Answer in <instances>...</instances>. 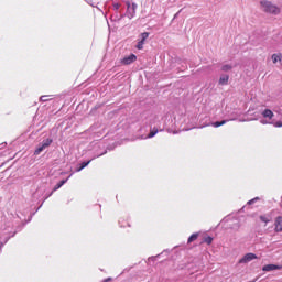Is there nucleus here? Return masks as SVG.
I'll return each mask as SVG.
<instances>
[{
  "label": "nucleus",
  "mask_w": 282,
  "mask_h": 282,
  "mask_svg": "<svg viewBox=\"0 0 282 282\" xmlns=\"http://www.w3.org/2000/svg\"><path fill=\"white\" fill-rule=\"evenodd\" d=\"M203 243H207V246H210V243H213V237L210 236L205 237L203 240Z\"/></svg>",
  "instance_id": "17"
},
{
  "label": "nucleus",
  "mask_w": 282,
  "mask_h": 282,
  "mask_svg": "<svg viewBox=\"0 0 282 282\" xmlns=\"http://www.w3.org/2000/svg\"><path fill=\"white\" fill-rule=\"evenodd\" d=\"M259 219H260V221H261V224L263 225L264 228L268 227L269 224H272V216L269 215V214L260 215Z\"/></svg>",
  "instance_id": "6"
},
{
  "label": "nucleus",
  "mask_w": 282,
  "mask_h": 282,
  "mask_svg": "<svg viewBox=\"0 0 282 282\" xmlns=\"http://www.w3.org/2000/svg\"><path fill=\"white\" fill-rule=\"evenodd\" d=\"M251 203H252V200L249 202V204H251Z\"/></svg>",
  "instance_id": "24"
},
{
  "label": "nucleus",
  "mask_w": 282,
  "mask_h": 282,
  "mask_svg": "<svg viewBox=\"0 0 282 282\" xmlns=\"http://www.w3.org/2000/svg\"><path fill=\"white\" fill-rule=\"evenodd\" d=\"M64 184H67V178L66 180H62L59 183H57L54 188L53 192L58 191V188H62Z\"/></svg>",
  "instance_id": "12"
},
{
  "label": "nucleus",
  "mask_w": 282,
  "mask_h": 282,
  "mask_svg": "<svg viewBox=\"0 0 282 282\" xmlns=\"http://www.w3.org/2000/svg\"><path fill=\"white\" fill-rule=\"evenodd\" d=\"M260 9L265 12V14H271L272 17H279L281 14V7L270 0H261Z\"/></svg>",
  "instance_id": "1"
},
{
  "label": "nucleus",
  "mask_w": 282,
  "mask_h": 282,
  "mask_svg": "<svg viewBox=\"0 0 282 282\" xmlns=\"http://www.w3.org/2000/svg\"><path fill=\"white\" fill-rule=\"evenodd\" d=\"M52 142V139H46L45 141H43L42 145L34 151V155H41V153H43V151H45V149H47V147H50Z\"/></svg>",
  "instance_id": "2"
},
{
  "label": "nucleus",
  "mask_w": 282,
  "mask_h": 282,
  "mask_svg": "<svg viewBox=\"0 0 282 282\" xmlns=\"http://www.w3.org/2000/svg\"><path fill=\"white\" fill-rule=\"evenodd\" d=\"M141 40L137 44V50H144V42L149 39V32H143L140 35Z\"/></svg>",
  "instance_id": "8"
},
{
  "label": "nucleus",
  "mask_w": 282,
  "mask_h": 282,
  "mask_svg": "<svg viewBox=\"0 0 282 282\" xmlns=\"http://www.w3.org/2000/svg\"><path fill=\"white\" fill-rule=\"evenodd\" d=\"M89 164H91V160H89L87 162H83L82 165L77 169V172L83 171V169L89 166Z\"/></svg>",
  "instance_id": "14"
},
{
  "label": "nucleus",
  "mask_w": 282,
  "mask_h": 282,
  "mask_svg": "<svg viewBox=\"0 0 282 282\" xmlns=\"http://www.w3.org/2000/svg\"><path fill=\"white\" fill-rule=\"evenodd\" d=\"M48 98H50V96L44 95V96L40 97V100H41V102H47V100H50Z\"/></svg>",
  "instance_id": "19"
},
{
  "label": "nucleus",
  "mask_w": 282,
  "mask_h": 282,
  "mask_svg": "<svg viewBox=\"0 0 282 282\" xmlns=\"http://www.w3.org/2000/svg\"><path fill=\"white\" fill-rule=\"evenodd\" d=\"M276 270H281V265L279 264H265L262 267V272H274Z\"/></svg>",
  "instance_id": "9"
},
{
  "label": "nucleus",
  "mask_w": 282,
  "mask_h": 282,
  "mask_svg": "<svg viewBox=\"0 0 282 282\" xmlns=\"http://www.w3.org/2000/svg\"><path fill=\"white\" fill-rule=\"evenodd\" d=\"M272 65H282V53L276 52L271 55Z\"/></svg>",
  "instance_id": "5"
},
{
  "label": "nucleus",
  "mask_w": 282,
  "mask_h": 282,
  "mask_svg": "<svg viewBox=\"0 0 282 282\" xmlns=\"http://www.w3.org/2000/svg\"><path fill=\"white\" fill-rule=\"evenodd\" d=\"M127 6H128L127 17L128 19H133L135 17V10H138V4L135 3L131 4L130 2H128Z\"/></svg>",
  "instance_id": "4"
},
{
  "label": "nucleus",
  "mask_w": 282,
  "mask_h": 282,
  "mask_svg": "<svg viewBox=\"0 0 282 282\" xmlns=\"http://www.w3.org/2000/svg\"><path fill=\"white\" fill-rule=\"evenodd\" d=\"M228 122V120H223V121H216L212 123V127H215L216 129L219 127H224V124H226Z\"/></svg>",
  "instance_id": "13"
},
{
  "label": "nucleus",
  "mask_w": 282,
  "mask_h": 282,
  "mask_svg": "<svg viewBox=\"0 0 282 282\" xmlns=\"http://www.w3.org/2000/svg\"><path fill=\"white\" fill-rule=\"evenodd\" d=\"M229 69H232V66H230V65H224V66L221 67V70H223V72H229Z\"/></svg>",
  "instance_id": "20"
},
{
  "label": "nucleus",
  "mask_w": 282,
  "mask_h": 282,
  "mask_svg": "<svg viewBox=\"0 0 282 282\" xmlns=\"http://www.w3.org/2000/svg\"><path fill=\"white\" fill-rule=\"evenodd\" d=\"M239 263H248V254H245L243 258L239 260Z\"/></svg>",
  "instance_id": "21"
},
{
  "label": "nucleus",
  "mask_w": 282,
  "mask_h": 282,
  "mask_svg": "<svg viewBox=\"0 0 282 282\" xmlns=\"http://www.w3.org/2000/svg\"><path fill=\"white\" fill-rule=\"evenodd\" d=\"M138 61V56L135 54H130L121 59V65H131V63H135Z\"/></svg>",
  "instance_id": "7"
},
{
  "label": "nucleus",
  "mask_w": 282,
  "mask_h": 282,
  "mask_svg": "<svg viewBox=\"0 0 282 282\" xmlns=\"http://www.w3.org/2000/svg\"><path fill=\"white\" fill-rule=\"evenodd\" d=\"M275 127H282V122H281V121H278V122L275 123Z\"/></svg>",
  "instance_id": "22"
},
{
  "label": "nucleus",
  "mask_w": 282,
  "mask_h": 282,
  "mask_svg": "<svg viewBox=\"0 0 282 282\" xmlns=\"http://www.w3.org/2000/svg\"><path fill=\"white\" fill-rule=\"evenodd\" d=\"M262 115L264 118H269L270 120H272L274 118V112H272V110H270V109H265L262 112Z\"/></svg>",
  "instance_id": "10"
},
{
  "label": "nucleus",
  "mask_w": 282,
  "mask_h": 282,
  "mask_svg": "<svg viewBox=\"0 0 282 282\" xmlns=\"http://www.w3.org/2000/svg\"><path fill=\"white\" fill-rule=\"evenodd\" d=\"M273 230L276 235H279V232H282V216H276L274 218Z\"/></svg>",
  "instance_id": "3"
},
{
  "label": "nucleus",
  "mask_w": 282,
  "mask_h": 282,
  "mask_svg": "<svg viewBox=\"0 0 282 282\" xmlns=\"http://www.w3.org/2000/svg\"><path fill=\"white\" fill-rule=\"evenodd\" d=\"M158 128H154L152 131H150V133L148 134V138H155V135H158Z\"/></svg>",
  "instance_id": "16"
},
{
  "label": "nucleus",
  "mask_w": 282,
  "mask_h": 282,
  "mask_svg": "<svg viewBox=\"0 0 282 282\" xmlns=\"http://www.w3.org/2000/svg\"><path fill=\"white\" fill-rule=\"evenodd\" d=\"M254 259H259V257L254 253H248V261H254Z\"/></svg>",
  "instance_id": "18"
},
{
  "label": "nucleus",
  "mask_w": 282,
  "mask_h": 282,
  "mask_svg": "<svg viewBox=\"0 0 282 282\" xmlns=\"http://www.w3.org/2000/svg\"><path fill=\"white\" fill-rule=\"evenodd\" d=\"M197 237H199V234H193L188 240L187 243H193V241H197Z\"/></svg>",
  "instance_id": "15"
},
{
  "label": "nucleus",
  "mask_w": 282,
  "mask_h": 282,
  "mask_svg": "<svg viewBox=\"0 0 282 282\" xmlns=\"http://www.w3.org/2000/svg\"><path fill=\"white\" fill-rule=\"evenodd\" d=\"M109 281H111V278H108V279L104 280L102 282H109Z\"/></svg>",
  "instance_id": "23"
},
{
  "label": "nucleus",
  "mask_w": 282,
  "mask_h": 282,
  "mask_svg": "<svg viewBox=\"0 0 282 282\" xmlns=\"http://www.w3.org/2000/svg\"><path fill=\"white\" fill-rule=\"evenodd\" d=\"M230 79V77L228 75H223L219 78V85H228V80Z\"/></svg>",
  "instance_id": "11"
}]
</instances>
